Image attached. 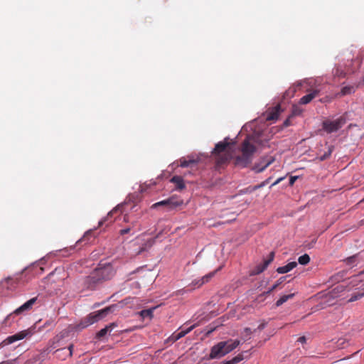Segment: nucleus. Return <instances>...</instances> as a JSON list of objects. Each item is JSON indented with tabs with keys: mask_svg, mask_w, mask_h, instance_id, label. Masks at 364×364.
<instances>
[{
	"mask_svg": "<svg viewBox=\"0 0 364 364\" xmlns=\"http://www.w3.org/2000/svg\"><path fill=\"white\" fill-rule=\"evenodd\" d=\"M114 273L113 267L109 264L97 267L84 279V287L86 289H93L97 284L111 279Z\"/></svg>",
	"mask_w": 364,
	"mask_h": 364,
	"instance_id": "f257e3e1",
	"label": "nucleus"
},
{
	"mask_svg": "<svg viewBox=\"0 0 364 364\" xmlns=\"http://www.w3.org/2000/svg\"><path fill=\"white\" fill-rule=\"evenodd\" d=\"M256 140L253 137H247L242 144V155L235 158V164L236 166L245 168L247 166L252 160L253 154L256 151V147L254 143Z\"/></svg>",
	"mask_w": 364,
	"mask_h": 364,
	"instance_id": "f03ea898",
	"label": "nucleus"
},
{
	"mask_svg": "<svg viewBox=\"0 0 364 364\" xmlns=\"http://www.w3.org/2000/svg\"><path fill=\"white\" fill-rule=\"evenodd\" d=\"M114 309L115 306H111L97 311L90 313L87 316L81 320V321L77 324L76 328L77 330H82L88 327L89 326L102 319L109 314L112 313Z\"/></svg>",
	"mask_w": 364,
	"mask_h": 364,
	"instance_id": "7ed1b4c3",
	"label": "nucleus"
},
{
	"mask_svg": "<svg viewBox=\"0 0 364 364\" xmlns=\"http://www.w3.org/2000/svg\"><path fill=\"white\" fill-rule=\"evenodd\" d=\"M322 81L321 78H306L297 81L293 85V91H319L318 85Z\"/></svg>",
	"mask_w": 364,
	"mask_h": 364,
	"instance_id": "20e7f679",
	"label": "nucleus"
},
{
	"mask_svg": "<svg viewBox=\"0 0 364 364\" xmlns=\"http://www.w3.org/2000/svg\"><path fill=\"white\" fill-rule=\"evenodd\" d=\"M346 123L345 116H341L335 119H327L323 122V129L327 133H333L339 130Z\"/></svg>",
	"mask_w": 364,
	"mask_h": 364,
	"instance_id": "39448f33",
	"label": "nucleus"
},
{
	"mask_svg": "<svg viewBox=\"0 0 364 364\" xmlns=\"http://www.w3.org/2000/svg\"><path fill=\"white\" fill-rule=\"evenodd\" d=\"M33 335V331L31 329H26L21 331L20 332H18L17 333L10 336L7 337L4 341V343L6 345L11 344L16 341L22 340L23 338H26L27 337H30Z\"/></svg>",
	"mask_w": 364,
	"mask_h": 364,
	"instance_id": "423d86ee",
	"label": "nucleus"
},
{
	"mask_svg": "<svg viewBox=\"0 0 364 364\" xmlns=\"http://www.w3.org/2000/svg\"><path fill=\"white\" fill-rule=\"evenodd\" d=\"M274 257V252H271L269 255V258L265 259L262 264L257 265L252 270H251L250 275L255 276L263 272L267 268L269 264L273 261Z\"/></svg>",
	"mask_w": 364,
	"mask_h": 364,
	"instance_id": "0eeeda50",
	"label": "nucleus"
},
{
	"mask_svg": "<svg viewBox=\"0 0 364 364\" xmlns=\"http://www.w3.org/2000/svg\"><path fill=\"white\" fill-rule=\"evenodd\" d=\"M225 346V342H219L218 344L212 347L210 358L211 359L220 358L225 355V351L223 350Z\"/></svg>",
	"mask_w": 364,
	"mask_h": 364,
	"instance_id": "6e6552de",
	"label": "nucleus"
},
{
	"mask_svg": "<svg viewBox=\"0 0 364 364\" xmlns=\"http://www.w3.org/2000/svg\"><path fill=\"white\" fill-rule=\"evenodd\" d=\"M183 204L182 200H178L173 197L170 198L167 200H164L158 203H154L152 208H156L160 205H168L171 208H173L180 206Z\"/></svg>",
	"mask_w": 364,
	"mask_h": 364,
	"instance_id": "1a4fd4ad",
	"label": "nucleus"
},
{
	"mask_svg": "<svg viewBox=\"0 0 364 364\" xmlns=\"http://www.w3.org/2000/svg\"><path fill=\"white\" fill-rule=\"evenodd\" d=\"M282 111L281 105H277L275 107L269 108L266 112V120L274 121L277 120L279 116V114Z\"/></svg>",
	"mask_w": 364,
	"mask_h": 364,
	"instance_id": "9d476101",
	"label": "nucleus"
},
{
	"mask_svg": "<svg viewBox=\"0 0 364 364\" xmlns=\"http://www.w3.org/2000/svg\"><path fill=\"white\" fill-rule=\"evenodd\" d=\"M74 348V345L70 344L68 347V348H63L55 350L56 356L58 359L65 360L68 357H71L73 355V351Z\"/></svg>",
	"mask_w": 364,
	"mask_h": 364,
	"instance_id": "9b49d317",
	"label": "nucleus"
},
{
	"mask_svg": "<svg viewBox=\"0 0 364 364\" xmlns=\"http://www.w3.org/2000/svg\"><path fill=\"white\" fill-rule=\"evenodd\" d=\"M274 158H263L259 163L255 164L253 167V171L256 173L262 172L267 167H268L273 161Z\"/></svg>",
	"mask_w": 364,
	"mask_h": 364,
	"instance_id": "f8f14e48",
	"label": "nucleus"
},
{
	"mask_svg": "<svg viewBox=\"0 0 364 364\" xmlns=\"http://www.w3.org/2000/svg\"><path fill=\"white\" fill-rule=\"evenodd\" d=\"M36 300H37V297H34V298L29 299L28 301L25 302L23 304H22L20 307L16 309L14 311V314H21V313H23L24 311L30 310L32 308L33 305L36 303Z\"/></svg>",
	"mask_w": 364,
	"mask_h": 364,
	"instance_id": "ddd939ff",
	"label": "nucleus"
},
{
	"mask_svg": "<svg viewBox=\"0 0 364 364\" xmlns=\"http://www.w3.org/2000/svg\"><path fill=\"white\" fill-rule=\"evenodd\" d=\"M224 342L225 346L223 350L225 351V355L233 350L235 348H236L240 343L239 340H230Z\"/></svg>",
	"mask_w": 364,
	"mask_h": 364,
	"instance_id": "4468645a",
	"label": "nucleus"
},
{
	"mask_svg": "<svg viewBox=\"0 0 364 364\" xmlns=\"http://www.w3.org/2000/svg\"><path fill=\"white\" fill-rule=\"evenodd\" d=\"M195 327L196 325L194 324L187 328H180L181 331L176 333H174L173 335V338L174 339V341L179 340L180 338L184 337L186 334L190 333Z\"/></svg>",
	"mask_w": 364,
	"mask_h": 364,
	"instance_id": "2eb2a0df",
	"label": "nucleus"
},
{
	"mask_svg": "<svg viewBox=\"0 0 364 364\" xmlns=\"http://www.w3.org/2000/svg\"><path fill=\"white\" fill-rule=\"evenodd\" d=\"M116 326L117 324L115 323H112L106 326L97 333V338L100 339L105 337L107 333H110Z\"/></svg>",
	"mask_w": 364,
	"mask_h": 364,
	"instance_id": "dca6fc26",
	"label": "nucleus"
},
{
	"mask_svg": "<svg viewBox=\"0 0 364 364\" xmlns=\"http://www.w3.org/2000/svg\"><path fill=\"white\" fill-rule=\"evenodd\" d=\"M297 266V263L296 262H289L287 264L279 267L277 269V272L279 274H285L291 270H292L294 268H295Z\"/></svg>",
	"mask_w": 364,
	"mask_h": 364,
	"instance_id": "f3484780",
	"label": "nucleus"
},
{
	"mask_svg": "<svg viewBox=\"0 0 364 364\" xmlns=\"http://www.w3.org/2000/svg\"><path fill=\"white\" fill-rule=\"evenodd\" d=\"M348 341L346 338H340L336 341H332V346L336 349H342L348 346Z\"/></svg>",
	"mask_w": 364,
	"mask_h": 364,
	"instance_id": "a211bd4d",
	"label": "nucleus"
},
{
	"mask_svg": "<svg viewBox=\"0 0 364 364\" xmlns=\"http://www.w3.org/2000/svg\"><path fill=\"white\" fill-rule=\"evenodd\" d=\"M171 182L176 184L177 189L182 190L185 188V184L182 177L175 176L171 179Z\"/></svg>",
	"mask_w": 364,
	"mask_h": 364,
	"instance_id": "6ab92c4d",
	"label": "nucleus"
},
{
	"mask_svg": "<svg viewBox=\"0 0 364 364\" xmlns=\"http://www.w3.org/2000/svg\"><path fill=\"white\" fill-rule=\"evenodd\" d=\"M228 144H229L228 142H227L225 141L218 142L215 145V147L213 153L214 154L222 153L223 151H224L225 150V149L227 148Z\"/></svg>",
	"mask_w": 364,
	"mask_h": 364,
	"instance_id": "aec40b11",
	"label": "nucleus"
},
{
	"mask_svg": "<svg viewBox=\"0 0 364 364\" xmlns=\"http://www.w3.org/2000/svg\"><path fill=\"white\" fill-rule=\"evenodd\" d=\"M318 92H310L309 94L302 97L300 99V104L301 105H306L310 102L314 97H316L317 94Z\"/></svg>",
	"mask_w": 364,
	"mask_h": 364,
	"instance_id": "412c9836",
	"label": "nucleus"
},
{
	"mask_svg": "<svg viewBox=\"0 0 364 364\" xmlns=\"http://www.w3.org/2000/svg\"><path fill=\"white\" fill-rule=\"evenodd\" d=\"M198 161V160L195 159L193 158H190L188 160H187L184 158H182L180 159V166L183 168L188 167L189 166H191L192 164H197Z\"/></svg>",
	"mask_w": 364,
	"mask_h": 364,
	"instance_id": "4be33fe9",
	"label": "nucleus"
},
{
	"mask_svg": "<svg viewBox=\"0 0 364 364\" xmlns=\"http://www.w3.org/2000/svg\"><path fill=\"white\" fill-rule=\"evenodd\" d=\"M333 146H328L327 151H326L323 155L318 156L317 159L320 161H325L326 159H328L330 156L331 155L333 151Z\"/></svg>",
	"mask_w": 364,
	"mask_h": 364,
	"instance_id": "5701e85b",
	"label": "nucleus"
},
{
	"mask_svg": "<svg viewBox=\"0 0 364 364\" xmlns=\"http://www.w3.org/2000/svg\"><path fill=\"white\" fill-rule=\"evenodd\" d=\"M156 307L150 308L148 309H144L140 311V315L143 318H152L153 312Z\"/></svg>",
	"mask_w": 364,
	"mask_h": 364,
	"instance_id": "b1692460",
	"label": "nucleus"
},
{
	"mask_svg": "<svg viewBox=\"0 0 364 364\" xmlns=\"http://www.w3.org/2000/svg\"><path fill=\"white\" fill-rule=\"evenodd\" d=\"M294 296V294H290L287 295H283L281 296L276 302L277 306H280L284 303H285L288 299L292 298Z\"/></svg>",
	"mask_w": 364,
	"mask_h": 364,
	"instance_id": "393cba45",
	"label": "nucleus"
},
{
	"mask_svg": "<svg viewBox=\"0 0 364 364\" xmlns=\"http://www.w3.org/2000/svg\"><path fill=\"white\" fill-rule=\"evenodd\" d=\"M221 267H219L216 270L211 272L203 277H202V283H208L216 274V272L220 270Z\"/></svg>",
	"mask_w": 364,
	"mask_h": 364,
	"instance_id": "a878e982",
	"label": "nucleus"
},
{
	"mask_svg": "<svg viewBox=\"0 0 364 364\" xmlns=\"http://www.w3.org/2000/svg\"><path fill=\"white\" fill-rule=\"evenodd\" d=\"M286 277H280L276 283L267 291L264 294H270L273 290H274L279 285H280L282 283H283L285 281Z\"/></svg>",
	"mask_w": 364,
	"mask_h": 364,
	"instance_id": "bb28decb",
	"label": "nucleus"
},
{
	"mask_svg": "<svg viewBox=\"0 0 364 364\" xmlns=\"http://www.w3.org/2000/svg\"><path fill=\"white\" fill-rule=\"evenodd\" d=\"M298 262L302 265H306L310 262V257L309 255L304 254L299 257Z\"/></svg>",
	"mask_w": 364,
	"mask_h": 364,
	"instance_id": "cd10ccee",
	"label": "nucleus"
},
{
	"mask_svg": "<svg viewBox=\"0 0 364 364\" xmlns=\"http://www.w3.org/2000/svg\"><path fill=\"white\" fill-rule=\"evenodd\" d=\"M333 74L334 77H337L338 78L344 77L346 76V73L343 72V70L338 67H336L333 69Z\"/></svg>",
	"mask_w": 364,
	"mask_h": 364,
	"instance_id": "c85d7f7f",
	"label": "nucleus"
},
{
	"mask_svg": "<svg viewBox=\"0 0 364 364\" xmlns=\"http://www.w3.org/2000/svg\"><path fill=\"white\" fill-rule=\"evenodd\" d=\"M155 242V239L154 238H151V239H149L146 241V242L144 244V247H141V249L139 250V251L138 252V254L144 252V250H146L147 248H149L151 247Z\"/></svg>",
	"mask_w": 364,
	"mask_h": 364,
	"instance_id": "c756f323",
	"label": "nucleus"
},
{
	"mask_svg": "<svg viewBox=\"0 0 364 364\" xmlns=\"http://www.w3.org/2000/svg\"><path fill=\"white\" fill-rule=\"evenodd\" d=\"M43 356L41 354L37 355L34 356L32 359L29 360V363L33 364H41L43 361Z\"/></svg>",
	"mask_w": 364,
	"mask_h": 364,
	"instance_id": "7c9ffc66",
	"label": "nucleus"
},
{
	"mask_svg": "<svg viewBox=\"0 0 364 364\" xmlns=\"http://www.w3.org/2000/svg\"><path fill=\"white\" fill-rule=\"evenodd\" d=\"M242 360V357L241 355H237L233 358L232 360L227 361L224 364H236Z\"/></svg>",
	"mask_w": 364,
	"mask_h": 364,
	"instance_id": "2f4dec72",
	"label": "nucleus"
},
{
	"mask_svg": "<svg viewBox=\"0 0 364 364\" xmlns=\"http://www.w3.org/2000/svg\"><path fill=\"white\" fill-rule=\"evenodd\" d=\"M364 296V292L361 294H354L351 296V297L349 299V301L353 302L355 301H357L362 298Z\"/></svg>",
	"mask_w": 364,
	"mask_h": 364,
	"instance_id": "473e14b6",
	"label": "nucleus"
},
{
	"mask_svg": "<svg viewBox=\"0 0 364 364\" xmlns=\"http://www.w3.org/2000/svg\"><path fill=\"white\" fill-rule=\"evenodd\" d=\"M302 112V110L300 109L299 106L294 105L292 107V114L294 116H297L301 114Z\"/></svg>",
	"mask_w": 364,
	"mask_h": 364,
	"instance_id": "72a5a7b5",
	"label": "nucleus"
},
{
	"mask_svg": "<svg viewBox=\"0 0 364 364\" xmlns=\"http://www.w3.org/2000/svg\"><path fill=\"white\" fill-rule=\"evenodd\" d=\"M205 283H202V277L200 279H194L191 282V285L196 287H200L203 285Z\"/></svg>",
	"mask_w": 364,
	"mask_h": 364,
	"instance_id": "f704fd0d",
	"label": "nucleus"
},
{
	"mask_svg": "<svg viewBox=\"0 0 364 364\" xmlns=\"http://www.w3.org/2000/svg\"><path fill=\"white\" fill-rule=\"evenodd\" d=\"M130 231H131V228H124V229H122V230H120V234L122 235H125V234H127V233L130 232Z\"/></svg>",
	"mask_w": 364,
	"mask_h": 364,
	"instance_id": "c9c22d12",
	"label": "nucleus"
},
{
	"mask_svg": "<svg viewBox=\"0 0 364 364\" xmlns=\"http://www.w3.org/2000/svg\"><path fill=\"white\" fill-rule=\"evenodd\" d=\"M244 331L245 333L246 336H248L250 338V336L252 333L251 329L250 328H245Z\"/></svg>",
	"mask_w": 364,
	"mask_h": 364,
	"instance_id": "e433bc0d",
	"label": "nucleus"
},
{
	"mask_svg": "<svg viewBox=\"0 0 364 364\" xmlns=\"http://www.w3.org/2000/svg\"><path fill=\"white\" fill-rule=\"evenodd\" d=\"M306 338L305 336H301L298 338V342L301 343H306Z\"/></svg>",
	"mask_w": 364,
	"mask_h": 364,
	"instance_id": "4c0bfd02",
	"label": "nucleus"
},
{
	"mask_svg": "<svg viewBox=\"0 0 364 364\" xmlns=\"http://www.w3.org/2000/svg\"><path fill=\"white\" fill-rule=\"evenodd\" d=\"M296 178H297V176H291L289 180L290 185H293L295 182V181L296 180Z\"/></svg>",
	"mask_w": 364,
	"mask_h": 364,
	"instance_id": "58836bf2",
	"label": "nucleus"
},
{
	"mask_svg": "<svg viewBox=\"0 0 364 364\" xmlns=\"http://www.w3.org/2000/svg\"><path fill=\"white\" fill-rule=\"evenodd\" d=\"M265 326H266V323H261V324H259L258 326L257 329L258 330H262V329H264L265 328Z\"/></svg>",
	"mask_w": 364,
	"mask_h": 364,
	"instance_id": "ea45409f",
	"label": "nucleus"
},
{
	"mask_svg": "<svg viewBox=\"0 0 364 364\" xmlns=\"http://www.w3.org/2000/svg\"><path fill=\"white\" fill-rule=\"evenodd\" d=\"M0 364H14V360H4L0 363Z\"/></svg>",
	"mask_w": 364,
	"mask_h": 364,
	"instance_id": "a19ab883",
	"label": "nucleus"
},
{
	"mask_svg": "<svg viewBox=\"0 0 364 364\" xmlns=\"http://www.w3.org/2000/svg\"><path fill=\"white\" fill-rule=\"evenodd\" d=\"M282 180H283V178H278L275 182H274V183H272V186H275V185L278 184V183H279L281 181H282Z\"/></svg>",
	"mask_w": 364,
	"mask_h": 364,
	"instance_id": "79ce46f5",
	"label": "nucleus"
},
{
	"mask_svg": "<svg viewBox=\"0 0 364 364\" xmlns=\"http://www.w3.org/2000/svg\"><path fill=\"white\" fill-rule=\"evenodd\" d=\"M364 85V77H363V80L362 81V82H359V84L356 86V89H360V88H362L361 85Z\"/></svg>",
	"mask_w": 364,
	"mask_h": 364,
	"instance_id": "37998d69",
	"label": "nucleus"
},
{
	"mask_svg": "<svg viewBox=\"0 0 364 364\" xmlns=\"http://www.w3.org/2000/svg\"><path fill=\"white\" fill-rule=\"evenodd\" d=\"M321 101L323 102H329L330 99L327 98L326 100H321Z\"/></svg>",
	"mask_w": 364,
	"mask_h": 364,
	"instance_id": "c03bdc74",
	"label": "nucleus"
},
{
	"mask_svg": "<svg viewBox=\"0 0 364 364\" xmlns=\"http://www.w3.org/2000/svg\"><path fill=\"white\" fill-rule=\"evenodd\" d=\"M347 88H348L347 87H343V88L341 89V91H342V92L348 91V90H347Z\"/></svg>",
	"mask_w": 364,
	"mask_h": 364,
	"instance_id": "a18cd8bd",
	"label": "nucleus"
},
{
	"mask_svg": "<svg viewBox=\"0 0 364 364\" xmlns=\"http://www.w3.org/2000/svg\"><path fill=\"white\" fill-rule=\"evenodd\" d=\"M355 126H356V124H350L348 126V127H349V128H351L352 127H355Z\"/></svg>",
	"mask_w": 364,
	"mask_h": 364,
	"instance_id": "49530a36",
	"label": "nucleus"
},
{
	"mask_svg": "<svg viewBox=\"0 0 364 364\" xmlns=\"http://www.w3.org/2000/svg\"><path fill=\"white\" fill-rule=\"evenodd\" d=\"M226 159H220V163H223V162H225V161Z\"/></svg>",
	"mask_w": 364,
	"mask_h": 364,
	"instance_id": "de8ad7c7",
	"label": "nucleus"
},
{
	"mask_svg": "<svg viewBox=\"0 0 364 364\" xmlns=\"http://www.w3.org/2000/svg\"><path fill=\"white\" fill-rule=\"evenodd\" d=\"M65 354H66V353H65V352H63V353H60V355H61V356H65Z\"/></svg>",
	"mask_w": 364,
	"mask_h": 364,
	"instance_id": "09e8293b",
	"label": "nucleus"
},
{
	"mask_svg": "<svg viewBox=\"0 0 364 364\" xmlns=\"http://www.w3.org/2000/svg\"><path fill=\"white\" fill-rule=\"evenodd\" d=\"M112 213V211L109 212V213H108V215H111Z\"/></svg>",
	"mask_w": 364,
	"mask_h": 364,
	"instance_id": "8fccbe9b",
	"label": "nucleus"
}]
</instances>
